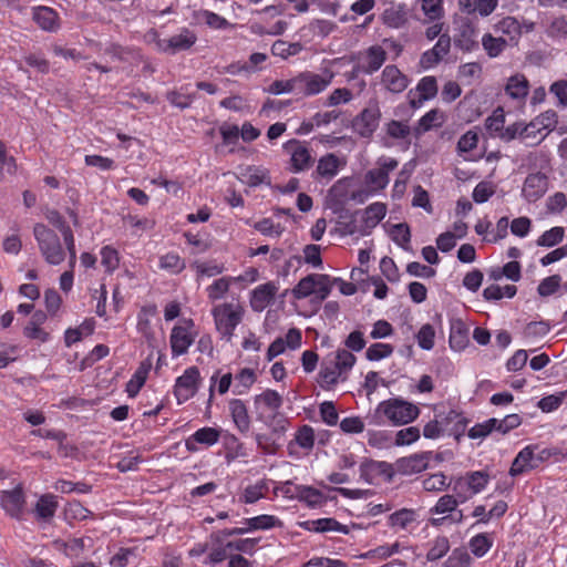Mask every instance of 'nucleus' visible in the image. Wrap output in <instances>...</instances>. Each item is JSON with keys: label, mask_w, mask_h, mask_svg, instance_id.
I'll use <instances>...</instances> for the list:
<instances>
[{"label": "nucleus", "mask_w": 567, "mask_h": 567, "mask_svg": "<svg viewBox=\"0 0 567 567\" xmlns=\"http://www.w3.org/2000/svg\"><path fill=\"white\" fill-rule=\"evenodd\" d=\"M394 351L393 346L389 343L377 342L371 344L365 351V358L369 361H380L390 357Z\"/></svg>", "instance_id": "3c124183"}, {"label": "nucleus", "mask_w": 567, "mask_h": 567, "mask_svg": "<svg viewBox=\"0 0 567 567\" xmlns=\"http://www.w3.org/2000/svg\"><path fill=\"white\" fill-rule=\"evenodd\" d=\"M340 229L343 235H359V236H368L370 235L367 229L362 218L360 210H355L353 213H346V215L340 216L339 221Z\"/></svg>", "instance_id": "393cba45"}, {"label": "nucleus", "mask_w": 567, "mask_h": 567, "mask_svg": "<svg viewBox=\"0 0 567 567\" xmlns=\"http://www.w3.org/2000/svg\"><path fill=\"white\" fill-rule=\"evenodd\" d=\"M159 267L174 274H178L185 268V261L177 254L168 252L161 257Z\"/></svg>", "instance_id": "052dcab7"}, {"label": "nucleus", "mask_w": 567, "mask_h": 567, "mask_svg": "<svg viewBox=\"0 0 567 567\" xmlns=\"http://www.w3.org/2000/svg\"><path fill=\"white\" fill-rule=\"evenodd\" d=\"M446 476L443 473H435L422 481V486L426 492H441L449 487Z\"/></svg>", "instance_id": "e2e57ef3"}, {"label": "nucleus", "mask_w": 567, "mask_h": 567, "mask_svg": "<svg viewBox=\"0 0 567 567\" xmlns=\"http://www.w3.org/2000/svg\"><path fill=\"white\" fill-rule=\"evenodd\" d=\"M456 49L462 52H473L478 48L477 30L471 21H463L458 24L453 37Z\"/></svg>", "instance_id": "ddd939ff"}, {"label": "nucleus", "mask_w": 567, "mask_h": 567, "mask_svg": "<svg viewBox=\"0 0 567 567\" xmlns=\"http://www.w3.org/2000/svg\"><path fill=\"white\" fill-rule=\"evenodd\" d=\"M302 50V45L299 42H287L284 40H277L271 45V53L275 56H279L281 59H288L290 56L297 55Z\"/></svg>", "instance_id": "58836bf2"}, {"label": "nucleus", "mask_w": 567, "mask_h": 567, "mask_svg": "<svg viewBox=\"0 0 567 567\" xmlns=\"http://www.w3.org/2000/svg\"><path fill=\"white\" fill-rule=\"evenodd\" d=\"M212 316L217 332L221 339L230 342L235 329L241 323L245 309L239 302H223L212 309Z\"/></svg>", "instance_id": "f03ea898"}, {"label": "nucleus", "mask_w": 567, "mask_h": 567, "mask_svg": "<svg viewBox=\"0 0 567 567\" xmlns=\"http://www.w3.org/2000/svg\"><path fill=\"white\" fill-rule=\"evenodd\" d=\"M517 292V288L514 285H506L501 287L498 285H491L483 291V296L486 300H499L503 297L513 298Z\"/></svg>", "instance_id": "c03bdc74"}, {"label": "nucleus", "mask_w": 567, "mask_h": 567, "mask_svg": "<svg viewBox=\"0 0 567 567\" xmlns=\"http://www.w3.org/2000/svg\"><path fill=\"white\" fill-rule=\"evenodd\" d=\"M385 132L394 140H404L410 136L411 128L405 122L392 120L385 124Z\"/></svg>", "instance_id": "bf43d9fd"}, {"label": "nucleus", "mask_w": 567, "mask_h": 567, "mask_svg": "<svg viewBox=\"0 0 567 567\" xmlns=\"http://www.w3.org/2000/svg\"><path fill=\"white\" fill-rule=\"evenodd\" d=\"M239 179L250 187H257L266 184L270 185V176L266 168L261 166H246L239 172Z\"/></svg>", "instance_id": "cd10ccee"}, {"label": "nucleus", "mask_w": 567, "mask_h": 567, "mask_svg": "<svg viewBox=\"0 0 567 567\" xmlns=\"http://www.w3.org/2000/svg\"><path fill=\"white\" fill-rule=\"evenodd\" d=\"M156 313V307L150 306L144 307L138 313L137 320V330L141 332L148 341L154 338V332L151 328L150 316H154Z\"/></svg>", "instance_id": "37998d69"}, {"label": "nucleus", "mask_w": 567, "mask_h": 567, "mask_svg": "<svg viewBox=\"0 0 567 567\" xmlns=\"http://www.w3.org/2000/svg\"><path fill=\"white\" fill-rule=\"evenodd\" d=\"M282 403V395L271 389H266L260 394L254 396L257 419L264 421L271 429L274 435L282 434L287 430V421L285 419H277Z\"/></svg>", "instance_id": "f257e3e1"}, {"label": "nucleus", "mask_w": 567, "mask_h": 567, "mask_svg": "<svg viewBox=\"0 0 567 567\" xmlns=\"http://www.w3.org/2000/svg\"><path fill=\"white\" fill-rule=\"evenodd\" d=\"M483 73V66L480 62H467L461 64L457 70L458 79L465 81L467 84L480 80Z\"/></svg>", "instance_id": "a19ab883"}, {"label": "nucleus", "mask_w": 567, "mask_h": 567, "mask_svg": "<svg viewBox=\"0 0 567 567\" xmlns=\"http://www.w3.org/2000/svg\"><path fill=\"white\" fill-rule=\"evenodd\" d=\"M493 31L498 37H504L511 47L518 44L523 34V25L515 17H504L493 24Z\"/></svg>", "instance_id": "2eb2a0df"}, {"label": "nucleus", "mask_w": 567, "mask_h": 567, "mask_svg": "<svg viewBox=\"0 0 567 567\" xmlns=\"http://www.w3.org/2000/svg\"><path fill=\"white\" fill-rule=\"evenodd\" d=\"M548 189V177L540 172L527 175L522 187V196L528 203L542 198Z\"/></svg>", "instance_id": "4468645a"}, {"label": "nucleus", "mask_w": 567, "mask_h": 567, "mask_svg": "<svg viewBox=\"0 0 567 567\" xmlns=\"http://www.w3.org/2000/svg\"><path fill=\"white\" fill-rule=\"evenodd\" d=\"M392 240L402 247L403 249H409V244L411 240L410 227L406 224H396L391 227L390 231Z\"/></svg>", "instance_id": "864d4df0"}, {"label": "nucleus", "mask_w": 567, "mask_h": 567, "mask_svg": "<svg viewBox=\"0 0 567 567\" xmlns=\"http://www.w3.org/2000/svg\"><path fill=\"white\" fill-rule=\"evenodd\" d=\"M0 502L1 507L9 516L16 519L22 518L25 509V497L21 485L11 491H2Z\"/></svg>", "instance_id": "f8f14e48"}, {"label": "nucleus", "mask_w": 567, "mask_h": 567, "mask_svg": "<svg viewBox=\"0 0 567 567\" xmlns=\"http://www.w3.org/2000/svg\"><path fill=\"white\" fill-rule=\"evenodd\" d=\"M269 489L267 480H260L252 485H248L239 497V502L244 504H254L264 498Z\"/></svg>", "instance_id": "72a5a7b5"}, {"label": "nucleus", "mask_w": 567, "mask_h": 567, "mask_svg": "<svg viewBox=\"0 0 567 567\" xmlns=\"http://www.w3.org/2000/svg\"><path fill=\"white\" fill-rule=\"evenodd\" d=\"M45 218L55 229H58L61 233L63 241L74 237L71 227L68 225L64 217L58 210L47 212Z\"/></svg>", "instance_id": "79ce46f5"}, {"label": "nucleus", "mask_w": 567, "mask_h": 567, "mask_svg": "<svg viewBox=\"0 0 567 567\" xmlns=\"http://www.w3.org/2000/svg\"><path fill=\"white\" fill-rule=\"evenodd\" d=\"M244 524L247 525L248 532L258 529H270L280 525V520L272 515H259L251 518H246Z\"/></svg>", "instance_id": "ea45409f"}, {"label": "nucleus", "mask_w": 567, "mask_h": 567, "mask_svg": "<svg viewBox=\"0 0 567 567\" xmlns=\"http://www.w3.org/2000/svg\"><path fill=\"white\" fill-rule=\"evenodd\" d=\"M421 8L430 21H435L443 17L442 0H421Z\"/></svg>", "instance_id": "69168bd1"}, {"label": "nucleus", "mask_w": 567, "mask_h": 567, "mask_svg": "<svg viewBox=\"0 0 567 567\" xmlns=\"http://www.w3.org/2000/svg\"><path fill=\"white\" fill-rule=\"evenodd\" d=\"M564 234L563 227H553L538 237L536 243L542 247H553L563 240Z\"/></svg>", "instance_id": "680f3d73"}, {"label": "nucleus", "mask_w": 567, "mask_h": 567, "mask_svg": "<svg viewBox=\"0 0 567 567\" xmlns=\"http://www.w3.org/2000/svg\"><path fill=\"white\" fill-rule=\"evenodd\" d=\"M360 475L369 484H373L378 478L391 481L393 467L390 463L383 461L367 460L360 465Z\"/></svg>", "instance_id": "a211bd4d"}, {"label": "nucleus", "mask_w": 567, "mask_h": 567, "mask_svg": "<svg viewBox=\"0 0 567 567\" xmlns=\"http://www.w3.org/2000/svg\"><path fill=\"white\" fill-rule=\"evenodd\" d=\"M386 52L380 45H372L361 53L357 70L364 74H373L385 62Z\"/></svg>", "instance_id": "dca6fc26"}, {"label": "nucleus", "mask_w": 567, "mask_h": 567, "mask_svg": "<svg viewBox=\"0 0 567 567\" xmlns=\"http://www.w3.org/2000/svg\"><path fill=\"white\" fill-rule=\"evenodd\" d=\"M416 90L420 92L421 100L433 99L437 94V82L435 76H424L417 83Z\"/></svg>", "instance_id": "13d9d810"}, {"label": "nucleus", "mask_w": 567, "mask_h": 567, "mask_svg": "<svg viewBox=\"0 0 567 567\" xmlns=\"http://www.w3.org/2000/svg\"><path fill=\"white\" fill-rule=\"evenodd\" d=\"M315 279L313 274H310L297 284V286L292 289V296L296 299H305L315 293Z\"/></svg>", "instance_id": "6e6d98bb"}, {"label": "nucleus", "mask_w": 567, "mask_h": 567, "mask_svg": "<svg viewBox=\"0 0 567 567\" xmlns=\"http://www.w3.org/2000/svg\"><path fill=\"white\" fill-rule=\"evenodd\" d=\"M472 557L463 548H455L444 561V567H470Z\"/></svg>", "instance_id": "4d7b16f0"}, {"label": "nucleus", "mask_w": 567, "mask_h": 567, "mask_svg": "<svg viewBox=\"0 0 567 567\" xmlns=\"http://www.w3.org/2000/svg\"><path fill=\"white\" fill-rule=\"evenodd\" d=\"M58 509L56 496L52 494L41 495L35 504L34 513L39 520L49 522Z\"/></svg>", "instance_id": "2f4dec72"}, {"label": "nucleus", "mask_w": 567, "mask_h": 567, "mask_svg": "<svg viewBox=\"0 0 567 567\" xmlns=\"http://www.w3.org/2000/svg\"><path fill=\"white\" fill-rule=\"evenodd\" d=\"M315 295L319 300H324L331 292L333 279L329 275L313 274Z\"/></svg>", "instance_id": "09e8293b"}, {"label": "nucleus", "mask_w": 567, "mask_h": 567, "mask_svg": "<svg viewBox=\"0 0 567 567\" xmlns=\"http://www.w3.org/2000/svg\"><path fill=\"white\" fill-rule=\"evenodd\" d=\"M147 377V369L141 367L133 374L132 379L126 384V392L130 398H134L144 385Z\"/></svg>", "instance_id": "0e129e2a"}, {"label": "nucleus", "mask_w": 567, "mask_h": 567, "mask_svg": "<svg viewBox=\"0 0 567 567\" xmlns=\"http://www.w3.org/2000/svg\"><path fill=\"white\" fill-rule=\"evenodd\" d=\"M194 328L193 320H185L183 326H175L171 332V348L174 357H179L187 352L188 348L193 344L195 334L192 329Z\"/></svg>", "instance_id": "9d476101"}, {"label": "nucleus", "mask_w": 567, "mask_h": 567, "mask_svg": "<svg viewBox=\"0 0 567 567\" xmlns=\"http://www.w3.org/2000/svg\"><path fill=\"white\" fill-rule=\"evenodd\" d=\"M279 286L275 281H269L257 286L250 293V307L256 312L264 311L275 299Z\"/></svg>", "instance_id": "6ab92c4d"}, {"label": "nucleus", "mask_w": 567, "mask_h": 567, "mask_svg": "<svg viewBox=\"0 0 567 567\" xmlns=\"http://www.w3.org/2000/svg\"><path fill=\"white\" fill-rule=\"evenodd\" d=\"M200 380L199 370L196 367L187 368L184 373L176 379L174 394L178 404H182L193 398Z\"/></svg>", "instance_id": "6e6552de"}, {"label": "nucleus", "mask_w": 567, "mask_h": 567, "mask_svg": "<svg viewBox=\"0 0 567 567\" xmlns=\"http://www.w3.org/2000/svg\"><path fill=\"white\" fill-rule=\"evenodd\" d=\"M265 91L269 94L279 95L285 93L297 94L296 75L288 80H276Z\"/></svg>", "instance_id": "5fc2aeb1"}, {"label": "nucleus", "mask_w": 567, "mask_h": 567, "mask_svg": "<svg viewBox=\"0 0 567 567\" xmlns=\"http://www.w3.org/2000/svg\"><path fill=\"white\" fill-rule=\"evenodd\" d=\"M488 478V474L483 471L472 472L465 478L455 480V488L466 487L471 494L476 495L486 487Z\"/></svg>", "instance_id": "bb28decb"}, {"label": "nucleus", "mask_w": 567, "mask_h": 567, "mask_svg": "<svg viewBox=\"0 0 567 567\" xmlns=\"http://www.w3.org/2000/svg\"><path fill=\"white\" fill-rule=\"evenodd\" d=\"M505 115L499 107L493 112L491 116L485 120V127L491 134H499L504 131Z\"/></svg>", "instance_id": "774afa93"}, {"label": "nucleus", "mask_w": 567, "mask_h": 567, "mask_svg": "<svg viewBox=\"0 0 567 567\" xmlns=\"http://www.w3.org/2000/svg\"><path fill=\"white\" fill-rule=\"evenodd\" d=\"M254 228L264 236L278 238L285 231L281 224H276L271 218H262L254 224Z\"/></svg>", "instance_id": "49530a36"}, {"label": "nucleus", "mask_w": 567, "mask_h": 567, "mask_svg": "<svg viewBox=\"0 0 567 567\" xmlns=\"http://www.w3.org/2000/svg\"><path fill=\"white\" fill-rule=\"evenodd\" d=\"M435 331L430 324H423L416 333V340L420 348L431 350L434 347Z\"/></svg>", "instance_id": "338daca9"}, {"label": "nucleus", "mask_w": 567, "mask_h": 567, "mask_svg": "<svg viewBox=\"0 0 567 567\" xmlns=\"http://www.w3.org/2000/svg\"><path fill=\"white\" fill-rule=\"evenodd\" d=\"M431 453H419L402 457L396 462L398 470L404 475H412L425 471L429 466Z\"/></svg>", "instance_id": "b1692460"}, {"label": "nucleus", "mask_w": 567, "mask_h": 567, "mask_svg": "<svg viewBox=\"0 0 567 567\" xmlns=\"http://www.w3.org/2000/svg\"><path fill=\"white\" fill-rule=\"evenodd\" d=\"M450 550V542L445 536L436 537L426 554V559L430 561H435L446 555Z\"/></svg>", "instance_id": "8fccbe9b"}, {"label": "nucleus", "mask_w": 567, "mask_h": 567, "mask_svg": "<svg viewBox=\"0 0 567 567\" xmlns=\"http://www.w3.org/2000/svg\"><path fill=\"white\" fill-rule=\"evenodd\" d=\"M381 111L375 103L361 111L353 120V130L362 137H370L379 126Z\"/></svg>", "instance_id": "9b49d317"}, {"label": "nucleus", "mask_w": 567, "mask_h": 567, "mask_svg": "<svg viewBox=\"0 0 567 567\" xmlns=\"http://www.w3.org/2000/svg\"><path fill=\"white\" fill-rule=\"evenodd\" d=\"M231 282L230 277H223L215 280L210 286L207 287V296L212 301L221 299L229 290Z\"/></svg>", "instance_id": "de8ad7c7"}, {"label": "nucleus", "mask_w": 567, "mask_h": 567, "mask_svg": "<svg viewBox=\"0 0 567 567\" xmlns=\"http://www.w3.org/2000/svg\"><path fill=\"white\" fill-rule=\"evenodd\" d=\"M33 235L42 257L49 265L58 266L65 260L66 249L53 229L39 223L33 227Z\"/></svg>", "instance_id": "7ed1b4c3"}, {"label": "nucleus", "mask_w": 567, "mask_h": 567, "mask_svg": "<svg viewBox=\"0 0 567 567\" xmlns=\"http://www.w3.org/2000/svg\"><path fill=\"white\" fill-rule=\"evenodd\" d=\"M284 148L290 154L291 166L295 172L305 171L312 164L310 151L303 143L291 140L284 145Z\"/></svg>", "instance_id": "f3484780"}, {"label": "nucleus", "mask_w": 567, "mask_h": 567, "mask_svg": "<svg viewBox=\"0 0 567 567\" xmlns=\"http://www.w3.org/2000/svg\"><path fill=\"white\" fill-rule=\"evenodd\" d=\"M347 375L334 363L322 365L319 373V383L323 389H331L340 380H346Z\"/></svg>", "instance_id": "f704fd0d"}, {"label": "nucleus", "mask_w": 567, "mask_h": 567, "mask_svg": "<svg viewBox=\"0 0 567 567\" xmlns=\"http://www.w3.org/2000/svg\"><path fill=\"white\" fill-rule=\"evenodd\" d=\"M409 79L396 65H386L382 71L381 84L391 93H401L409 85Z\"/></svg>", "instance_id": "412c9836"}, {"label": "nucleus", "mask_w": 567, "mask_h": 567, "mask_svg": "<svg viewBox=\"0 0 567 567\" xmlns=\"http://www.w3.org/2000/svg\"><path fill=\"white\" fill-rule=\"evenodd\" d=\"M445 121V115L442 111L437 109H433L425 113L420 120L416 127L417 134L427 132L433 127H439L443 125Z\"/></svg>", "instance_id": "e433bc0d"}, {"label": "nucleus", "mask_w": 567, "mask_h": 567, "mask_svg": "<svg viewBox=\"0 0 567 567\" xmlns=\"http://www.w3.org/2000/svg\"><path fill=\"white\" fill-rule=\"evenodd\" d=\"M340 161L334 154H327L322 156L317 165V173L323 178L331 179L339 171Z\"/></svg>", "instance_id": "4c0bfd02"}, {"label": "nucleus", "mask_w": 567, "mask_h": 567, "mask_svg": "<svg viewBox=\"0 0 567 567\" xmlns=\"http://www.w3.org/2000/svg\"><path fill=\"white\" fill-rule=\"evenodd\" d=\"M465 502L466 497H464L462 494L458 495V497H454V495L451 494H445L437 499L436 504L430 509V513L449 516V514H452L456 511L460 504Z\"/></svg>", "instance_id": "473e14b6"}, {"label": "nucleus", "mask_w": 567, "mask_h": 567, "mask_svg": "<svg viewBox=\"0 0 567 567\" xmlns=\"http://www.w3.org/2000/svg\"><path fill=\"white\" fill-rule=\"evenodd\" d=\"M467 342L466 330L462 321H456L451 327L450 346L454 350H462Z\"/></svg>", "instance_id": "603ef678"}, {"label": "nucleus", "mask_w": 567, "mask_h": 567, "mask_svg": "<svg viewBox=\"0 0 567 567\" xmlns=\"http://www.w3.org/2000/svg\"><path fill=\"white\" fill-rule=\"evenodd\" d=\"M537 445H527L518 452L509 468V475L516 477L523 475L536 467L546 460L550 453L547 450H542L536 454Z\"/></svg>", "instance_id": "423d86ee"}, {"label": "nucleus", "mask_w": 567, "mask_h": 567, "mask_svg": "<svg viewBox=\"0 0 567 567\" xmlns=\"http://www.w3.org/2000/svg\"><path fill=\"white\" fill-rule=\"evenodd\" d=\"M298 501L311 508H316L326 504L327 497L322 492L312 486L300 485Z\"/></svg>", "instance_id": "c9c22d12"}, {"label": "nucleus", "mask_w": 567, "mask_h": 567, "mask_svg": "<svg viewBox=\"0 0 567 567\" xmlns=\"http://www.w3.org/2000/svg\"><path fill=\"white\" fill-rule=\"evenodd\" d=\"M32 18L43 31L56 32L60 29L59 14L52 8L44 6L35 7L33 8Z\"/></svg>", "instance_id": "4be33fe9"}, {"label": "nucleus", "mask_w": 567, "mask_h": 567, "mask_svg": "<svg viewBox=\"0 0 567 567\" xmlns=\"http://www.w3.org/2000/svg\"><path fill=\"white\" fill-rule=\"evenodd\" d=\"M220 432L215 427H202L185 440V447L188 452L198 451V445L212 446L219 441Z\"/></svg>", "instance_id": "aec40b11"}, {"label": "nucleus", "mask_w": 567, "mask_h": 567, "mask_svg": "<svg viewBox=\"0 0 567 567\" xmlns=\"http://www.w3.org/2000/svg\"><path fill=\"white\" fill-rule=\"evenodd\" d=\"M333 78L334 73L329 69L320 73L308 70L299 72L296 75L297 94L303 97L318 95L330 86Z\"/></svg>", "instance_id": "20e7f679"}, {"label": "nucleus", "mask_w": 567, "mask_h": 567, "mask_svg": "<svg viewBox=\"0 0 567 567\" xmlns=\"http://www.w3.org/2000/svg\"><path fill=\"white\" fill-rule=\"evenodd\" d=\"M377 413L383 414L391 423L400 425L414 421L420 410L416 405L408 401L390 399L378 405Z\"/></svg>", "instance_id": "39448f33"}, {"label": "nucleus", "mask_w": 567, "mask_h": 567, "mask_svg": "<svg viewBox=\"0 0 567 567\" xmlns=\"http://www.w3.org/2000/svg\"><path fill=\"white\" fill-rule=\"evenodd\" d=\"M197 41L194 31L183 28L179 33L167 39H161L156 42L158 50L168 54H175L181 51L189 50Z\"/></svg>", "instance_id": "1a4fd4ad"}, {"label": "nucleus", "mask_w": 567, "mask_h": 567, "mask_svg": "<svg viewBox=\"0 0 567 567\" xmlns=\"http://www.w3.org/2000/svg\"><path fill=\"white\" fill-rule=\"evenodd\" d=\"M361 218L371 234L372 229L385 217L386 205L384 203L375 202L370 204L363 210H360Z\"/></svg>", "instance_id": "c756f323"}, {"label": "nucleus", "mask_w": 567, "mask_h": 567, "mask_svg": "<svg viewBox=\"0 0 567 567\" xmlns=\"http://www.w3.org/2000/svg\"><path fill=\"white\" fill-rule=\"evenodd\" d=\"M482 48L489 59L501 56L504 51L509 47L504 37H498L495 33L486 32L481 39Z\"/></svg>", "instance_id": "c85d7f7f"}, {"label": "nucleus", "mask_w": 567, "mask_h": 567, "mask_svg": "<svg viewBox=\"0 0 567 567\" xmlns=\"http://www.w3.org/2000/svg\"><path fill=\"white\" fill-rule=\"evenodd\" d=\"M299 526L305 530L313 533L338 532L341 534H349V527L339 523L334 518L305 520L301 522Z\"/></svg>", "instance_id": "5701e85b"}, {"label": "nucleus", "mask_w": 567, "mask_h": 567, "mask_svg": "<svg viewBox=\"0 0 567 567\" xmlns=\"http://www.w3.org/2000/svg\"><path fill=\"white\" fill-rule=\"evenodd\" d=\"M315 431L310 425H302L295 434V443L302 450L310 452L315 445Z\"/></svg>", "instance_id": "a18cd8bd"}, {"label": "nucleus", "mask_w": 567, "mask_h": 567, "mask_svg": "<svg viewBox=\"0 0 567 567\" xmlns=\"http://www.w3.org/2000/svg\"><path fill=\"white\" fill-rule=\"evenodd\" d=\"M228 408L237 430L243 434L248 433L250 430V416L244 401L233 399L229 401Z\"/></svg>", "instance_id": "a878e982"}, {"label": "nucleus", "mask_w": 567, "mask_h": 567, "mask_svg": "<svg viewBox=\"0 0 567 567\" xmlns=\"http://www.w3.org/2000/svg\"><path fill=\"white\" fill-rule=\"evenodd\" d=\"M378 168L370 169L364 175V183L374 194L384 189L389 184V174L394 171L399 162L392 157H381Z\"/></svg>", "instance_id": "0eeeda50"}, {"label": "nucleus", "mask_w": 567, "mask_h": 567, "mask_svg": "<svg viewBox=\"0 0 567 567\" xmlns=\"http://www.w3.org/2000/svg\"><path fill=\"white\" fill-rule=\"evenodd\" d=\"M529 91V82L522 73H516L508 78L505 85V92L508 96L515 100H523L527 96Z\"/></svg>", "instance_id": "7c9ffc66"}]
</instances>
